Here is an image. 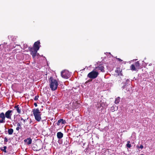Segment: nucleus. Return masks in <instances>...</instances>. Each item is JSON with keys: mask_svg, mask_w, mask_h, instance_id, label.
Masks as SVG:
<instances>
[{"mask_svg": "<svg viewBox=\"0 0 155 155\" xmlns=\"http://www.w3.org/2000/svg\"><path fill=\"white\" fill-rule=\"evenodd\" d=\"M127 146L128 148H130L131 147V144H130V141H127Z\"/></svg>", "mask_w": 155, "mask_h": 155, "instance_id": "aec40b11", "label": "nucleus"}, {"mask_svg": "<svg viewBox=\"0 0 155 155\" xmlns=\"http://www.w3.org/2000/svg\"><path fill=\"white\" fill-rule=\"evenodd\" d=\"M33 48H31V54L32 55V57L33 58L35 57L36 56V53H37V51L36 50H34V51H32V50H33Z\"/></svg>", "mask_w": 155, "mask_h": 155, "instance_id": "f8f14e48", "label": "nucleus"}, {"mask_svg": "<svg viewBox=\"0 0 155 155\" xmlns=\"http://www.w3.org/2000/svg\"><path fill=\"white\" fill-rule=\"evenodd\" d=\"M135 66L137 68V70L139 69V67L140 66L139 62L138 61H137L135 63Z\"/></svg>", "mask_w": 155, "mask_h": 155, "instance_id": "dca6fc26", "label": "nucleus"}, {"mask_svg": "<svg viewBox=\"0 0 155 155\" xmlns=\"http://www.w3.org/2000/svg\"><path fill=\"white\" fill-rule=\"evenodd\" d=\"M6 148L7 147L6 146H4V147L2 148L1 149V150L4 152L6 153Z\"/></svg>", "mask_w": 155, "mask_h": 155, "instance_id": "6ab92c4d", "label": "nucleus"}, {"mask_svg": "<svg viewBox=\"0 0 155 155\" xmlns=\"http://www.w3.org/2000/svg\"><path fill=\"white\" fill-rule=\"evenodd\" d=\"M117 59L118 60V61H122V60L120 58H117Z\"/></svg>", "mask_w": 155, "mask_h": 155, "instance_id": "bb28decb", "label": "nucleus"}, {"mask_svg": "<svg viewBox=\"0 0 155 155\" xmlns=\"http://www.w3.org/2000/svg\"><path fill=\"white\" fill-rule=\"evenodd\" d=\"M120 101V98L119 97H118L115 99V103L116 104H117Z\"/></svg>", "mask_w": 155, "mask_h": 155, "instance_id": "a211bd4d", "label": "nucleus"}, {"mask_svg": "<svg viewBox=\"0 0 155 155\" xmlns=\"http://www.w3.org/2000/svg\"><path fill=\"white\" fill-rule=\"evenodd\" d=\"M21 128V127H17L16 128V130H17L18 131L19 129Z\"/></svg>", "mask_w": 155, "mask_h": 155, "instance_id": "b1692460", "label": "nucleus"}, {"mask_svg": "<svg viewBox=\"0 0 155 155\" xmlns=\"http://www.w3.org/2000/svg\"><path fill=\"white\" fill-rule=\"evenodd\" d=\"M8 132L9 135H11L13 133V130L12 128L9 129H8Z\"/></svg>", "mask_w": 155, "mask_h": 155, "instance_id": "f3484780", "label": "nucleus"}, {"mask_svg": "<svg viewBox=\"0 0 155 155\" xmlns=\"http://www.w3.org/2000/svg\"><path fill=\"white\" fill-rule=\"evenodd\" d=\"M38 96H35V98H34V100L35 101H37L38 100Z\"/></svg>", "mask_w": 155, "mask_h": 155, "instance_id": "412c9836", "label": "nucleus"}, {"mask_svg": "<svg viewBox=\"0 0 155 155\" xmlns=\"http://www.w3.org/2000/svg\"><path fill=\"white\" fill-rule=\"evenodd\" d=\"M25 143H26L27 144L29 145L31 144L32 143V139L31 138L29 137L27 139H25L24 140Z\"/></svg>", "mask_w": 155, "mask_h": 155, "instance_id": "1a4fd4ad", "label": "nucleus"}, {"mask_svg": "<svg viewBox=\"0 0 155 155\" xmlns=\"http://www.w3.org/2000/svg\"><path fill=\"white\" fill-rule=\"evenodd\" d=\"M121 70L120 68H117L115 71V72L118 74V75H122V74L121 73Z\"/></svg>", "mask_w": 155, "mask_h": 155, "instance_id": "9d476101", "label": "nucleus"}, {"mask_svg": "<svg viewBox=\"0 0 155 155\" xmlns=\"http://www.w3.org/2000/svg\"><path fill=\"white\" fill-rule=\"evenodd\" d=\"M4 141L5 142H7L8 141V139L6 137H5V138Z\"/></svg>", "mask_w": 155, "mask_h": 155, "instance_id": "393cba45", "label": "nucleus"}, {"mask_svg": "<svg viewBox=\"0 0 155 155\" xmlns=\"http://www.w3.org/2000/svg\"><path fill=\"white\" fill-rule=\"evenodd\" d=\"M12 112V110H8L7 111L5 114V118L6 117L8 119H11Z\"/></svg>", "mask_w": 155, "mask_h": 155, "instance_id": "39448f33", "label": "nucleus"}, {"mask_svg": "<svg viewBox=\"0 0 155 155\" xmlns=\"http://www.w3.org/2000/svg\"><path fill=\"white\" fill-rule=\"evenodd\" d=\"M21 120H23L24 121H25V120L23 119L22 118H21Z\"/></svg>", "mask_w": 155, "mask_h": 155, "instance_id": "c85d7f7f", "label": "nucleus"}, {"mask_svg": "<svg viewBox=\"0 0 155 155\" xmlns=\"http://www.w3.org/2000/svg\"><path fill=\"white\" fill-rule=\"evenodd\" d=\"M140 155H144L143 154H141Z\"/></svg>", "mask_w": 155, "mask_h": 155, "instance_id": "7c9ffc66", "label": "nucleus"}, {"mask_svg": "<svg viewBox=\"0 0 155 155\" xmlns=\"http://www.w3.org/2000/svg\"><path fill=\"white\" fill-rule=\"evenodd\" d=\"M34 105L35 107L37 106V104L36 103H35Z\"/></svg>", "mask_w": 155, "mask_h": 155, "instance_id": "cd10ccee", "label": "nucleus"}, {"mask_svg": "<svg viewBox=\"0 0 155 155\" xmlns=\"http://www.w3.org/2000/svg\"><path fill=\"white\" fill-rule=\"evenodd\" d=\"M63 134L61 132H58L57 133V137L58 139H60L63 137Z\"/></svg>", "mask_w": 155, "mask_h": 155, "instance_id": "ddd939ff", "label": "nucleus"}, {"mask_svg": "<svg viewBox=\"0 0 155 155\" xmlns=\"http://www.w3.org/2000/svg\"><path fill=\"white\" fill-rule=\"evenodd\" d=\"M139 148H141V149H142L143 148V146L142 145H141Z\"/></svg>", "mask_w": 155, "mask_h": 155, "instance_id": "a878e982", "label": "nucleus"}, {"mask_svg": "<svg viewBox=\"0 0 155 155\" xmlns=\"http://www.w3.org/2000/svg\"><path fill=\"white\" fill-rule=\"evenodd\" d=\"M14 108L16 109L17 112L18 114L21 113V109L19 108V105L15 106L14 107Z\"/></svg>", "mask_w": 155, "mask_h": 155, "instance_id": "4468645a", "label": "nucleus"}, {"mask_svg": "<svg viewBox=\"0 0 155 155\" xmlns=\"http://www.w3.org/2000/svg\"><path fill=\"white\" fill-rule=\"evenodd\" d=\"M50 87L51 90L54 91L58 87V82L55 79H53L52 77H50L49 80Z\"/></svg>", "mask_w": 155, "mask_h": 155, "instance_id": "f257e3e1", "label": "nucleus"}, {"mask_svg": "<svg viewBox=\"0 0 155 155\" xmlns=\"http://www.w3.org/2000/svg\"><path fill=\"white\" fill-rule=\"evenodd\" d=\"M5 116L4 113L2 112L0 114V123L5 122Z\"/></svg>", "mask_w": 155, "mask_h": 155, "instance_id": "423d86ee", "label": "nucleus"}, {"mask_svg": "<svg viewBox=\"0 0 155 155\" xmlns=\"http://www.w3.org/2000/svg\"><path fill=\"white\" fill-rule=\"evenodd\" d=\"M122 87L123 88V89H124L125 88V86H123Z\"/></svg>", "mask_w": 155, "mask_h": 155, "instance_id": "c756f323", "label": "nucleus"}, {"mask_svg": "<svg viewBox=\"0 0 155 155\" xmlns=\"http://www.w3.org/2000/svg\"><path fill=\"white\" fill-rule=\"evenodd\" d=\"M65 123L66 121L65 120H64L63 119H60L57 123V124L58 125H59L60 124V123H61L62 124H64Z\"/></svg>", "mask_w": 155, "mask_h": 155, "instance_id": "9b49d317", "label": "nucleus"}, {"mask_svg": "<svg viewBox=\"0 0 155 155\" xmlns=\"http://www.w3.org/2000/svg\"><path fill=\"white\" fill-rule=\"evenodd\" d=\"M17 127H21V124L19 123H17Z\"/></svg>", "mask_w": 155, "mask_h": 155, "instance_id": "4be33fe9", "label": "nucleus"}, {"mask_svg": "<svg viewBox=\"0 0 155 155\" xmlns=\"http://www.w3.org/2000/svg\"><path fill=\"white\" fill-rule=\"evenodd\" d=\"M130 69L132 71H136V70H137V68L135 67V65L134 64L130 66Z\"/></svg>", "mask_w": 155, "mask_h": 155, "instance_id": "2eb2a0df", "label": "nucleus"}, {"mask_svg": "<svg viewBox=\"0 0 155 155\" xmlns=\"http://www.w3.org/2000/svg\"><path fill=\"white\" fill-rule=\"evenodd\" d=\"M61 76L63 78L68 79L70 77V73L67 70H64L61 72Z\"/></svg>", "mask_w": 155, "mask_h": 155, "instance_id": "20e7f679", "label": "nucleus"}, {"mask_svg": "<svg viewBox=\"0 0 155 155\" xmlns=\"http://www.w3.org/2000/svg\"><path fill=\"white\" fill-rule=\"evenodd\" d=\"M95 69L97 71L98 70H100L102 72H104V67L102 65H100L99 66L96 67Z\"/></svg>", "mask_w": 155, "mask_h": 155, "instance_id": "6e6552de", "label": "nucleus"}, {"mask_svg": "<svg viewBox=\"0 0 155 155\" xmlns=\"http://www.w3.org/2000/svg\"><path fill=\"white\" fill-rule=\"evenodd\" d=\"M40 112L38 109H34L33 110V114L35 117V120L38 121H40L41 119Z\"/></svg>", "mask_w": 155, "mask_h": 155, "instance_id": "f03ea898", "label": "nucleus"}, {"mask_svg": "<svg viewBox=\"0 0 155 155\" xmlns=\"http://www.w3.org/2000/svg\"><path fill=\"white\" fill-rule=\"evenodd\" d=\"M40 42L39 41H37L35 42L34 45V49L38 51L39 48V45H40Z\"/></svg>", "mask_w": 155, "mask_h": 155, "instance_id": "0eeeda50", "label": "nucleus"}, {"mask_svg": "<svg viewBox=\"0 0 155 155\" xmlns=\"http://www.w3.org/2000/svg\"><path fill=\"white\" fill-rule=\"evenodd\" d=\"M92 81V79H91V80H88L87 81L85 82V83H88V82H90V81Z\"/></svg>", "mask_w": 155, "mask_h": 155, "instance_id": "5701e85b", "label": "nucleus"}, {"mask_svg": "<svg viewBox=\"0 0 155 155\" xmlns=\"http://www.w3.org/2000/svg\"><path fill=\"white\" fill-rule=\"evenodd\" d=\"M99 74V73L95 69L92 71L90 72L87 74L88 77L92 79H94L96 78Z\"/></svg>", "mask_w": 155, "mask_h": 155, "instance_id": "7ed1b4c3", "label": "nucleus"}]
</instances>
